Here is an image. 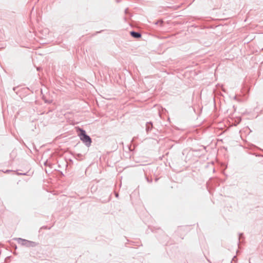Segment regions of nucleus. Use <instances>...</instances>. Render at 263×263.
<instances>
[{
    "label": "nucleus",
    "instance_id": "1",
    "mask_svg": "<svg viewBox=\"0 0 263 263\" xmlns=\"http://www.w3.org/2000/svg\"><path fill=\"white\" fill-rule=\"evenodd\" d=\"M79 130L80 132L79 136L81 140L85 143L86 145H90L91 142L90 138L86 135L85 132L84 130L79 128Z\"/></svg>",
    "mask_w": 263,
    "mask_h": 263
},
{
    "label": "nucleus",
    "instance_id": "2",
    "mask_svg": "<svg viewBox=\"0 0 263 263\" xmlns=\"http://www.w3.org/2000/svg\"><path fill=\"white\" fill-rule=\"evenodd\" d=\"M130 34L134 37L138 38L141 37V34L137 32L133 31L130 32Z\"/></svg>",
    "mask_w": 263,
    "mask_h": 263
}]
</instances>
